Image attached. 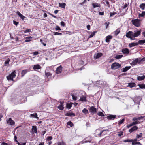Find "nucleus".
<instances>
[{
	"label": "nucleus",
	"instance_id": "obj_1",
	"mask_svg": "<svg viewBox=\"0 0 145 145\" xmlns=\"http://www.w3.org/2000/svg\"><path fill=\"white\" fill-rule=\"evenodd\" d=\"M108 130H103L102 131H101L100 129H97L95 132V133H94V135L97 137H101V135H104L105 133H103L102 134V133L103 132L105 131H108Z\"/></svg>",
	"mask_w": 145,
	"mask_h": 145
},
{
	"label": "nucleus",
	"instance_id": "obj_2",
	"mask_svg": "<svg viewBox=\"0 0 145 145\" xmlns=\"http://www.w3.org/2000/svg\"><path fill=\"white\" fill-rule=\"evenodd\" d=\"M16 71L14 70L8 76H7V79L8 80L14 81L13 78H15L16 76Z\"/></svg>",
	"mask_w": 145,
	"mask_h": 145
},
{
	"label": "nucleus",
	"instance_id": "obj_3",
	"mask_svg": "<svg viewBox=\"0 0 145 145\" xmlns=\"http://www.w3.org/2000/svg\"><path fill=\"white\" fill-rule=\"evenodd\" d=\"M140 20L138 19H133L131 21L132 24L136 27H139L140 25Z\"/></svg>",
	"mask_w": 145,
	"mask_h": 145
},
{
	"label": "nucleus",
	"instance_id": "obj_4",
	"mask_svg": "<svg viewBox=\"0 0 145 145\" xmlns=\"http://www.w3.org/2000/svg\"><path fill=\"white\" fill-rule=\"evenodd\" d=\"M126 37L128 38H130L131 40H134L135 38L133 37V32L129 31L125 35Z\"/></svg>",
	"mask_w": 145,
	"mask_h": 145
},
{
	"label": "nucleus",
	"instance_id": "obj_5",
	"mask_svg": "<svg viewBox=\"0 0 145 145\" xmlns=\"http://www.w3.org/2000/svg\"><path fill=\"white\" fill-rule=\"evenodd\" d=\"M121 66V65L118 63L115 62L112 63L111 65V69H112L115 70L119 68Z\"/></svg>",
	"mask_w": 145,
	"mask_h": 145
},
{
	"label": "nucleus",
	"instance_id": "obj_6",
	"mask_svg": "<svg viewBox=\"0 0 145 145\" xmlns=\"http://www.w3.org/2000/svg\"><path fill=\"white\" fill-rule=\"evenodd\" d=\"M142 30L140 29L136 30L133 32V37H137L140 35Z\"/></svg>",
	"mask_w": 145,
	"mask_h": 145
},
{
	"label": "nucleus",
	"instance_id": "obj_7",
	"mask_svg": "<svg viewBox=\"0 0 145 145\" xmlns=\"http://www.w3.org/2000/svg\"><path fill=\"white\" fill-rule=\"evenodd\" d=\"M7 122L8 124L11 126L14 125L15 124V122L11 118H10L8 120H7Z\"/></svg>",
	"mask_w": 145,
	"mask_h": 145
},
{
	"label": "nucleus",
	"instance_id": "obj_8",
	"mask_svg": "<svg viewBox=\"0 0 145 145\" xmlns=\"http://www.w3.org/2000/svg\"><path fill=\"white\" fill-rule=\"evenodd\" d=\"M103 55V54L102 53H96L95 54L94 56V59L96 60L101 57Z\"/></svg>",
	"mask_w": 145,
	"mask_h": 145
},
{
	"label": "nucleus",
	"instance_id": "obj_9",
	"mask_svg": "<svg viewBox=\"0 0 145 145\" xmlns=\"http://www.w3.org/2000/svg\"><path fill=\"white\" fill-rule=\"evenodd\" d=\"M133 101L135 103L137 104H139L140 103V98L139 97L136 96L133 98Z\"/></svg>",
	"mask_w": 145,
	"mask_h": 145
},
{
	"label": "nucleus",
	"instance_id": "obj_10",
	"mask_svg": "<svg viewBox=\"0 0 145 145\" xmlns=\"http://www.w3.org/2000/svg\"><path fill=\"white\" fill-rule=\"evenodd\" d=\"M139 58L136 59H135L133 60L132 62L130 63L131 65H136L137 63H139Z\"/></svg>",
	"mask_w": 145,
	"mask_h": 145
},
{
	"label": "nucleus",
	"instance_id": "obj_11",
	"mask_svg": "<svg viewBox=\"0 0 145 145\" xmlns=\"http://www.w3.org/2000/svg\"><path fill=\"white\" fill-rule=\"evenodd\" d=\"M62 67L61 65H60L56 68V73L59 74L61 73L62 71Z\"/></svg>",
	"mask_w": 145,
	"mask_h": 145
},
{
	"label": "nucleus",
	"instance_id": "obj_12",
	"mask_svg": "<svg viewBox=\"0 0 145 145\" xmlns=\"http://www.w3.org/2000/svg\"><path fill=\"white\" fill-rule=\"evenodd\" d=\"M60 104L58 106V108L60 110H63L64 109L63 103L64 102L63 101H60Z\"/></svg>",
	"mask_w": 145,
	"mask_h": 145
},
{
	"label": "nucleus",
	"instance_id": "obj_13",
	"mask_svg": "<svg viewBox=\"0 0 145 145\" xmlns=\"http://www.w3.org/2000/svg\"><path fill=\"white\" fill-rule=\"evenodd\" d=\"M89 111L92 113L94 114L97 112L96 109L93 106L90 107L89 109Z\"/></svg>",
	"mask_w": 145,
	"mask_h": 145
},
{
	"label": "nucleus",
	"instance_id": "obj_14",
	"mask_svg": "<svg viewBox=\"0 0 145 145\" xmlns=\"http://www.w3.org/2000/svg\"><path fill=\"white\" fill-rule=\"evenodd\" d=\"M115 115H110L107 116V118L108 120H113L116 118Z\"/></svg>",
	"mask_w": 145,
	"mask_h": 145
},
{
	"label": "nucleus",
	"instance_id": "obj_15",
	"mask_svg": "<svg viewBox=\"0 0 145 145\" xmlns=\"http://www.w3.org/2000/svg\"><path fill=\"white\" fill-rule=\"evenodd\" d=\"M138 129V127L137 126H134L129 130V132L131 133L133 131L137 130Z\"/></svg>",
	"mask_w": 145,
	"mask_h": 145
},
{
	"label": "nucleus",
	"instance_id": "obj_16",
	"mask_svg": "<svg viewBox=\"0 0 145 145\" xmlns=\"http://www.w3.org/2000/svg\"><path fill=\"white\" fill-rule=\"evenodd\" d=\"M120 31V28H118L112 34H114L115 36H117V35L118 34Z\"/></svg>",
	"mask_w": 145,
	"mask_h": 145
},
{
	"label": "nucleus",
	"instance_id": "obj_17",
	"mask_svg": "<svg viewBox=\"0 0 145 145\" xmlns=\"http://www.w3.org/2000/svg\"><path fill=\"white\" fill-rule=\"evenodd\" d=\"M17 14L20 17L22 20H23L25 18H26V17L23 15L19 11L16 12Z\"/></svg>",
	"mask_w": 145,
	"mask_h": 145
},
{
	"label": "nucleus",
	"instance_id": "obj_18",
	"mask_svg": "<svg viewBox=\"0 0 145 145\" xmlns=\"http://www.w3.org/2000/svg\"><path fill=\"white\" fill-rule=\"evenodd\" d=\"M131 68L130 66H126L125 68H123L121 69V71L122 72H125Z\"/></svg>",
	"mask_w": 145,
	"mask_h": 145
},
{
	"label": "nucleus",
	"instance_id": "obj_19",
	"mask_svg": "<svg viewBox=\"0 0 145 145\" xmlns=\"http://www.w3.org/2000/svg\"><path fill=\"white\" fill-rule=\"evenodd\" d=\"M122 52L123 54H128L129 52V50L127 48H125L122 49Z\"/></svg>",
	"mask_w": 145,
	"mask_h": 145
},
{
	"label": "nucleus",
	"instance_id": "obj_20",
	"mask_svg": "<svg viewBox=\"0 0 145 145\" xmlns=\"http://www.w3.org/2000/svg\"><path fill=\"white\" fill-rule=\"evenodd\" d=\"M112 37L110 35L106 36L105 39L106 42L107 43L108 42L111 40Z\"/></svg>",
	"mask_w": 145,
	"mask_h": 145
},
{
	"label": "nucleus",
	"instance_id": "obj_21",
	"mask_svg": "<svg viewBox=\"0 0 145 145\" xmlns=\"http://www.w3.org/2000/svg\"><path fill=\"white\" fill-rule=\"evenodd\" d=\"M45 76L47 78L51 76L52 75V74L50 72L47 71V70H46L45 71Z\"/></svg>",
	"mask_w": 145,
	"mask_h": 145
},
{
	"label": "nucleus",
	"instance_id": "obj_22",
	"mask_svg": "<svg viewBox=\"0 0 145 145\" xmlns=\"http://www.w3.org/2000/svg\"><path fill=\"white\" fill-rule=\"evenodd\" d=\"M92 5L93 7V8H94L100 7V4L98 3H92Z\"/></svg>",
	"mask_w": 145,
	"mask_h": 145
},
{
	"label": "nucleus",
	"instance_id": "obj_23",
	"mask_svg": "<svg viewBox=\"0 0 145 145\" xmlns=\"http://www.w3.org/2000/svg\"><path fill=\"white\" fill-rule=\"evenodd\" d=\"M28 72V70L27 69L24 70L22 71L21 72V76L23 77L24 75Z\"/></svg>",
	"mask_w": 145,
	"mask_h": 145
},
{
	"label": "nucleus",
	"instance_id": "obj_24",
	"mask_svg": "<svg viewBox=\"0 0 145 145\" xmlns=\"http://www.w3.org/2000/svg\"><path fill=\"white\" fill-rule=\"evenodd\" d=\"M136 84L134 82H130L128 83V85L127 87H129L130 88H131L136 86Z\"/></svg>",
	"mask_w": 145,
	"mask_h": 145
},
{
	"label": "nucleus",
	"instance_id": "obj_25",
	"mask_svg": "<svg viewBox=\"0 0 145 145\" xmlns=\"http://www.w3.org/2000/svg\"><path fill=\"white\" fill-rule=\"evenodd\" d=\"M10 60L8 59H7L6 61L5 62L4 64L2 66L3 67H4L5 66H8L9 65V62Z\"/></svg>",
	"mask_w": 145,
	"mask_h": 145
},
{
	"label": "nucleus",
	"instance_id": "obj_26",
	"mask_svg": "<svg viewBox=\"0 0 145 145\" xmlns=\"http://www.w3.org/2000/svg\"><path fill=\"white\" fill-rule=\"evenodd\" d=\"M41 68V66L38 64L35 65H34L33 69L34 70L38 69Z\"/></svg>",
	"mask_w": 145,
	"mask_h": 145
},
{
	"label": "nucleus",
	"instance_id": "obj_27",
	"mask_svg": "<svg viewBox=\"0 0 145 145\" xmlns=\"http://www.w3.org/2000/svg\"><path fill=\"white\" fill-rule=\"evenodd\" d=\"M138 43H129V46L130 47H131L133 46H137L138 45Z\"/></svg>",
	"mask_w": 145,
	"mask_h": 145
},
{
	"label": "nucleus",
	"instance_id": "obj_28",
	"mask_svg": "<svg viewBox=\"0 0 145 145\" xmlns=\"http://www.w3.org/2000/svg\"><path fill=\"white\" fill-rule=\"evenodd\" d=\"M145 78V76L143 75L142 76H138L137 77V80L139 81H141L143 80Z\"/></svg>",
	"mask_w": 145,
	"mask_h": 145
},
{
	"label": "nucleus",
	"instance_id": "obj_29",
	"mask_svg": "<svg viewBox=\"0 0 145 145\" xmlns=\"http://www.w3.org/2000/svg\"><path fill=\"white\" fill-rule=\"evenodd\" d=\"M67 127L69 128L70 127H72L74 125L73 123L71 121L68 122L67 123Z\"/></svg>",
	"mask_w": 145,
	"mask_h": 145
},
{
	"label": "nucleus",
	"instance_id": "obj_30",
	"mask_svg": "<svg viewBox=\"0 0 145 145\" xmlns=\"http://www.w3.org/2000/svg\"><path fill=\"white\" fill-rule=\"evenodd\" d=\"M32 37L31 36L29 37H25V42H28L32 40Z\"/></svg>",
	"mask_w": 145,
	"mask_h": 145
},
{
	"label": "nucleus",
	"instance_id": "obj_31",
	"mask_svg": "<svg viewBox=\"0 0 145 145\" xmlns=\"http://www.w3.org/2000/svg\"><path fill=\"white\" fill-rule=\"evenodd\" d=\"M86 97V96H83L80 98L79 100L82 101L86 102L87 101Z\"/></svg>",
	"mask_w": 145,
	"mask_h": 145
},
{
	"label": "nucleus",
	"instance_id": "obj_32",
	"mask_svg": "<svg viewBox=\"0 0 145 145\" xmlns=\"http://www.w3.org/2000/svg\"><path fill=\"white\" fill-rule=\"evenodd\" d=\"M145 43V39L143 40H139L138 42V44H140V45H142Z\"/></svg>",
	"mask_w": 145,
	"mask_h": 145
},
{
	"label": "nucleus",
	"instance_id": "obj_33",
	"mask_svg": "<svg viewBox=\"0 0 145 145\" xmlns=\"http://www.w3.org/2000/svg\"><path fill=\"white\" fill-rule=\"evenodd\" d=\"M32 130L33 132H34L35 133H36L37 132V127L35 126H32Z\"/></svg>",
	"mask_w": 145,
	"mask_h": 145
},
{
	"label": "nucleus",
	"instance_id": "obj_34",
	"mask_svg": "<svg viewBox=\"0 0 145 145\" xmlns=\"http://www.w3.org/2000/svg\"><path fill=\"white\" fill-rule=\"evenodd\" d=\"M65 115L66 116H71L72 115L74 116H75V114H74V113H66L65 114Z\"/></svg>",
	"mask_w": 145,
	"mask_h": 145
},
{
	"label": "nucleus",
	"instance_id": "obj_35",
	"mask_svg": "<svg viewBox=\"0 0 145 145\" xmlns=\"http://www.w3.org/2000/svg\"><path fill=\"white\" fill-rule=\"evenodd\" d=\"M66 5V4L64 3H59V6L60 7L62 8H64Z\"/></svg>",
	"mask_w": 145,
	"mask_h": 145
},
{
	"label": "nucleus",
	"instance_id": "obj_36",
	"mask_svg": "<svg viewBox=\"0 0 145 145\" xmlns=\"http://www.w3.org/2000/svg\"><path fill=\"white\" fill-rule=\"evenodd\" d=\"M72 106L71 104L69 103H67L66 105V108L68 109H70L71 108Z\"/></svg>",
	"mask_w": 145,
	"mask_h": 145
},
{
	"label": "nucleus",
	"instance_id": "obj_37",
	"mask_svg": "<svg viewBox=\"0 0 145 145\" xmlns=\"http://www.w3.org/2000/svg\"><path fill=\"white\" fill-rule=\"evenodd\" d=\"M123 56V55H116L115 57V58L116 59H119L121 58Z\"/></svg>",
	"mask_w": 145,
	"mask_h": 145
},
{
	"label": "nucleus",
	"instance_id": "obj_38",
	"mask_svg": "<svg viewBox=\"0 0 145 145\" xmlns=\"http://www.w3.org/2000/svg\"><path fill=\"white\" fill-rule=\"evenodd\" d=\"M140 7L142 10H144L145 7V4L144 3L140 4Z\"/></svg>",
	"mask_w": 145,
	"mask_h": 145
},
{
	"label": "nucleus",
	"instance_id": "obj_39",
	"mask_svg": "<svg viewBox=\"0 0 145 145\" xmlns=\"http://www.w3.org/2000/svg\"><path fill=\"white\" fill-rule=\"evenodd\" d=\"M145 15V12H142V13H140L138 15V17L140 18L141 17H143Z\"/></svg>",
	"mask_w": 145,
	"mask_h": 145
},
{
	"label": "nucleus",
	"instance_id": "obj_40",
	"mask_svg": "<svg viewBox=\"0 0 145 145\" xmlns=\"http://www.w3.org/2000/svg\"><path fill=\"white\" fill-rule=\"evenodd\" d=\"M82 112L84 114H87L88 113V111L86 109L84 108L82 110Z\"/></svg>",
	"mask_w": 145,
	"mask_h": 145
},
{
	"label": "nucleus",
	"instance_id": "obj_41",
	"mask_svg": "<svg viewBox=\"0 0 145 145\" xmlns=\"http://www.w3.org/2000/svg\"><path fill=\"white\" fill-rule=\"evenodd\" d=\"M140 88L141 89L145 88V84H139L138 85Z\"/></svg>",
	"mask_w": 145,
	"mask_h": 145
},
{
	"label": "nucleus",
	"instance_id": "obj_42",
	"mask_svg": "<svg viewBox=\"0 0 145 145\" xmlns=\"http://www.w3.org/2000/svg\"><path fill=\"white\" fill-rule=\"evenodd\" d=\"M31 117L33 118H37V115L36 113H35L33 114H31Z\"/></svg>",
	"mask_w": 145,
	"mask_h": 145
},
{
	"label": "nucleus",
	"instance_id": "obj_43",
	"mask_svg": "<svg viewBox=\"0 0 145 145\" xmlns=\"http://www.w3.org/2000/svg\"><path fill=\"white\" fill-rule=\"evenodd\" d=\"M142 135V133H140L139 135L137 134L136 135V138H138L140 137H141Z\"/></svg>",
	"mask_w": 145,
	"mask_h": 145
},
{
	"label": "nucleus",
	"instance_id": "obj_44",
	"mask_svg": "<svg viewBox=\"0 0 145 145\" xmlns=\"http://www.w3.org/2000/svg\"><path fill=\"white\" fill-rule=\"evenodd\" d=\"M96 31H93V32L89 35V38H91L93 37L95 35V33H96Z\"/></svg>",
	"mask_w": 145,
	"mask_h": 145
},
{
	"label": "nucleus",
	"instance_id": "obj_45",
	"mask_svg": "<svg viewBox=\"0 0 145 145\" xmlns=\"http://www.w3.org/2000/svg\"><path fill=\"white\" fill-rule=\"evenodd\" d=\"M140 118H139V117H134L133 118L132 120V121H137L138 120H140Z\"/></svg>",
	"mask_w": 145,
	"mask_h": 145
},
{
	"label": "nucleus",
	"instance_id": "obj_46",
	"mask_svg": "<svg viewBox=\"0 0 145 145\" xmlns=\"http://www.w3.org/2000/svg\"><path fill=\"white\" fill-rule=\"evenodd\" d=\"M54 35H62V33H58L57 32H54L53 33Z\"/></svg>",
	"mask_w": 145,
	"mask_h": 145
},
{
	"label": "nucleus",
	"instance_id": "obj_47",
	"mask_svg": "<svg viewBox=\"0 0 145 145\" xmlns=\"http://www.w3.org/2000/svg\"><path fill=\"white\" fill-rule=\"evenodd\" d=\"M98 115L101 116H105L102 112H99L98 113Z\"/></svg>",
	"mask_w": 145,
	"mask_h": 145
},
{
	"label": "nucleus",
	"instance_id": "obj_48",
	"mask_svg": "<svg viewBox=\"0 0 145 145\" xmlns=\"http://www.w3.org/2000/svg\"><path fill=\"white\" fill-rule=\"evenodd\" d=\"M124 121H125V119L124 118L122 119L121 120L119 121L118 124H122L123 123Z\"/></svg>",
	"mask_w": 145,
	"mask_h": 145
},
{
	"label": "nucleus",
	"instance_id": "obj_49",
	"mask_svg": "<svg viewBox=\"0 0 145 145\" xmlns=\"http://www.w3.org/2000/svg\"><path fill=\"white\" fill-rule=\"evenodd\" d=\"M133 141V139H127L126 140H124L123 141L124 142H132Z\"/></svg>",
	"mask_w": 145,
	"mask_h": 145
},
{
	"label": "nucleus",
	"instance_id": "obj_50",
	"mask_svg": "<svg viewBox=\"0 0 145 145\" xmlns=\"http://www.w3.org/2000/svg\"><path fill=\"white\" fill-rule=\"evenodd\" d=\"M57 145H65V144L63 141H62L58 142Z\"/></svg>",
	"mask_w": 145,
	"mask_h": 145
},
{
	"label": "nucleus",
	"instance_id": "obj_51",
	"mask_svg": "<svg viewBox=\"0 0 145 145\" xmlns=\"http://www.w3.org/2000/svg\"><path fill=\"white\" fill-rule=\"evenodd\" d=\"M72 99L74 100H76L77 99V96L74 95L73 94H72Z\"/></svg>",
	"mask_w": 145,
	"mask_h": 145
},
{
	"label": "nucleus",
	"instance_id": "obj_52",
	"mask_svg": "<svg viewBox=\"0 0 145 145\" xmlns=\"http://www.w3.org/2000/svg\"><path fill=\"white\" fill-rule=\"evenodd\" d=\"M52 138V137L51 136H49L47 137V140L48 141H49L51 140Z\"/></svg>",
	"mask_w": 145,
	"mask_h": 145
},
{
	"label": "nucleus",
	"instance_id": "obj_53",
	"mask_svg": "<svg viewBox=\"0 0 145 145\" xmlns=\"http://www.w3.org/2000/svg\"><path fill=\"white\" fill-rule=\"evenodd\" d=\"M141 122H139L137 121H135L133 122V124H134V125L137 124H140V123Z\"/></svg>",
	"mask_w": 145,
	"mask_h": 145
},
{
	"label": "nucleus",
	"instance_id": "obj_54",
	"mask_svg": "<svg viewBox=\"0 0 145 145\" xmlns=\"http://www.w3.org/2000/svg\"><path fill=\"white\" fill-rule=\"evenodd\" d=\"M13 24L14 25H16V26H17L19 22H16L15 20H13Z\"/></svg>",
	"mask_w": 145,
	"mask_h": 145
},
{
	"label": "nucleus",
	"instance_id": "obj_55",
	"mask_svg": "<svg viewBox=\"0 0 145 145\" xmlns=\"http://www.w3.org/2000/svg\"><path fill=\"white\" fill-rule=\"evenodd\" d=\"M145 61V57L143 58L142 59H141L140 58H139V61L140 63L141 61Z\"/></svg>",
	"mask_w": 145,
	"mask_h": 145
},
{
	"label": "nucleus",
	"instance_id": "obj_56",
	"mask_svg": "<svg viewBox=\"0 0 145 145\" xmlns=\"http://www.w3.org/2000/svg\"><path fill=\"white\" fill-rule=\"evenodd\" d=\"M61 25L62 26L65 27V24L63 21H61Z\"/></svg>",
	"mask_w": 145,
	"mask_h": 145
},
{
	"label": "nucleus",
	"instance_id": "obj_57",
	"mask_svg": "<svg viewBox=\"0 0 145 145\" xmlns=\"http://www.w3.org/2000/svg\"><path fill=\"white\" fill-rule=\"evenodd\" d=\"M116 14V12H113L112 13H110V16L111 17L112 16H113Z\"/></svg>",
	"mask_w": 145,
	"mask_h": 145
},
{
	"label": "nucleus",
	"instance_id": "obj_58",
	"mask_svg": "<svg viewBox=\"0 0 145 145\" xmlns=\"http://www.w3.org/2000/svg\"><path fill=\"white\" fill-rule=\"evenodd\" d=\"M9 145V144H8V143H5L4 142H2L1 144V145Z\"/></svg>",
	"mask_w": 145,
	"mask_h": 145
},
{
	"label": "nucleus",
	"instance_id": "obj_59",
	"mask_svg": "<svg viewBox=\"0 0 145 145\" xmlns=\"http://www.w3.org/2000/svg\"><path fill=\"white\" fill-rule=\"evenodd\" d=\"M55 29L56 30H61V29H60V28L59 26H56V27L55 28Z\"/></svg>",
	"mask_w": 145,
	"mask_h": 145
},
{
	"label": "nucleus",
	"instance_id": "obj_60",
	"mask_svg": "<svg viewBox=\"0 0 145 145\" xmlns=\"http://www.w3.org/2000/svg\"><path fill=\"white\" fill-rule=\"evenodd\" d=\"M123 135V133L122 132H120L118 134V136L119 137H121Z\"/></svg>",
	"mask_w": 145,
	"mask_h": 145
},
{
	"label": "nucleus",
	"instance_id": "obj_61",
	"mask_svg": "<svg viewBox=\"0 0 145 145\" xmlns=\"http://www.w3.org/2000/svg\"><path fill=\"white\" fill-rule=\"evenodd\" d=\"M38 52L37 51H35L33 53V54L34 55H37L38 54Z\"/></svg>",
	"mask_w": 145,
	"mask_h": 145
},
{
	"label": "nucleus",
	"instance_id": "obj_62",
	"mask_svg": "<svg viewBox=\"0 0 145 145\" xmlns=\"http://www.w3.org/2000/svg\"><path fill=\"white\" fill-rule=\"evenodd\" d=\"M110 23L109 22H106L105 23V24L106 25V28H107V27L109 25V24Z\"/></svg>",
	"mask_w": 145,
	"mask_h": 145
},
{
	"label": "nucleus",
	"instance_id": "obj_63",
	"mask_svg": "<svg viewBox=\"0 0 145 145\" xmlns=\"http://www.w3.org/2000/svg\"><path fill=\"white\" fill-rule=\"evenodd\" d=\"M139 118H140V120L141 119H143L144 118L145 119V116H141L140 117H139Z\"/></svg>",
	"mask_w": 145,
	"mask_h": 145
},
{
	"label": "nucleus",
	"instance_id": "obj_64",
	"mask_svg": "<svg viewBox=\"0 0 145 145\" xmlns=\"http://www.w3.org/2000/svg\"><path fill=\"white\" fill-rule=\"evenodd\" d=\"M90 26L89 25H88L87 26V28L88 30L90 29Z\"/></svg>",
	"mask_w": 145,
	"mask_h": 145
}]
</instances>
